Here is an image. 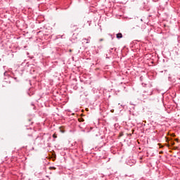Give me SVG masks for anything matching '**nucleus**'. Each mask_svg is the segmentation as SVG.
Masks as SVG:
<instances>
[{
	"label": "nucleus",
	"instance_id": "nucleus-1",
	"mask_svg": "<svg viewBox=\"0 0 180 180\" xmlns=\"http://www.w3.org/2000/svg\"><path fill=\"white\" fill-rule=\"evenodd\" d=\"M59 129H60V133H65V129L64 127H60Z\"/></svg>",
	"mask_w": 180,
	"mask_h": 180
},
{
	"label": "nucleus",
	"instance_id": "nucleus-2",
	"mask_svg": "<svg viewBox=\"0 0 180 180\" xmlns=\"http://www.w3.org/2000/svg\"><path fill=\"white\" fill-rule=\"evenodd\" d=\"M123 37V34L122 33L117 34V39H122Z\"/></svg>",
	"mask_w": 180,
	"mask_h": 180
},
{
	"label": "nucleus",
	"instance_id": "nucleus-3",
	"mask_svg": "<svg viewBox=\"0 0 180 180\" xmlns=\"http://www.w3.org/2000/svg\"><path fill=\"white\" fill-rule=\"evenodd\" d=\"M78 120L79 122H84V118H79Z\"/></svg>",
	"mask_w": 180,
	"mask_h": 180
},
{
	"label": "nucleus",
	"instance_id": "nucleus-4",
	"mask_svg": "<svg viewBox=\"0 0 180 180\" xmlns=\"http://www.w3.org/2000/svg\"><path fill=\"white\" fill-rule=\"evenodd\" d=\"M53 139H57V134H54L53 135Z\"/></svg>",
	"mask_w": 180,
	"mask_h": 180
},
{
	"label": "nucleus",
	"instance_id": "nucleus-5",
	"mask_svg": "<svg viewBox=\"0 0 180 180\" xmlns=\"http://www.w3.org/2000/svg\"><path fill=\"white\" fill-rule=\"evenodd\" d=\"M122 136H123V133L120 134V137H122Z\"/></svg>",
	"mask_w": 180,
	"mask_h": 180
},
{
	"label": "nucleus",
	"instance_id": "nucleus-6",
	"mask_svg": "<svg viewBox=\"0 0 180 180\" xmlns=\"http://www.w3.org/2000/svg\"><path fill=\"white\" fill-rule=\"evenodd\" d=\"M69 51H70V53H72V49H70Z\"/></svg>",
	"mask_w": 180,
	"mask_h": 180
},
{
	"label": "nucleus",
	"instance_id": "nucleus-7",
	"mask_svg": "<svg viewBox=\"0 0 180 180\" xmlns=\"http://www.w3.org/2000/svg\"><path fill=\"white\" fill-rule=\"evenodd\" d=\"M164 152H160V154H162Z\"/></svg>",
	"mask_w": 180,
	"mask_h": 180
},
{
	"label": "nucleus",
	"instance_id": "nucleus-8",
	"mask_svg": "<svg viewBox=\"0 0 180 180\" xmlns=\"http://www.w3.org/2000/svg\"><path fill=\"white\" fill-rule=\"evenodd\" d=\"M32 121V120H28V122H31Z\"/></svg>",
	"mask_w": 180,
	"mask_h": 180
},
{
	"label": "nucleus",
	"instance_id": "nucleus-9",
	"mask_svg": "<svg viewBox=\"0 0 180 180\" xmlns=\"http://www.w3.org/2000/svg\"><path fill=\"white\" fill-rule=\"evenodd\" d=\"M140 160H143V157L140 158Z\"/></svg>",
	"mask_w": 180,
	"mask_h": 180
},
{
	"label": "nucleus",
	"instance_id": "nucleus-10",
	"mask_svg": "<svg viewBox=\"0 0 180 180\" xmlns=\"http://www.w3.org/2000/svg\"><path fill=\"white\" fill-rule=\"evenodd\" d=\"M53 168V169H56V167H52Z\"/></svg>",
	"mask_w": 180,
	"mask_h": 180
},
{
	"label": "nucleus",
	"instance_id": "nucleus-11",
	"mask_svg": "<svg viewBox=\"0 0 180 180\" xmlns=\"http://www.w3.org/2000/svg\"><path fill=\"white\" fill-rule=\"evenodd\" d=\"M176 141H178V139H176Z\"/></svg>",
	"mask_w": 180,
	"mask_h": 180
},
{
	"label": "nucleus",
	"instance_id": "nucleus-12",
	"mask_svg": "<svg viewBox=\"0 0 180 180\" xmlns=\"http://www.w3.org/2000/svg\"><path fill=\"white\" fill-rule=\"evenodd\" d=\"M174 143H172V145L174 146Z\"/></svg>",
	"mask_w": 180,
	"mask_h": 180
}]
</instances>
